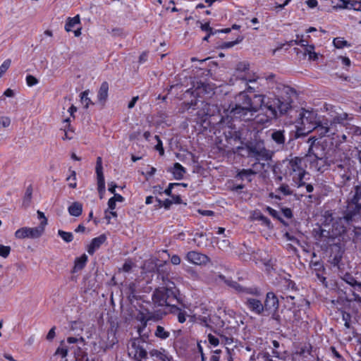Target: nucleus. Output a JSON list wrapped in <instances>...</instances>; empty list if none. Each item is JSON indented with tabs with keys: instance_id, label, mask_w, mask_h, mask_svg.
Segmentation results:
<instances>
[{
	"instance_id": "35",
	"label": "nucleus",
	"mask_w": 361,
	"mask_h": 361,
	"mask_svg": "<svg viewBox=\"0 0 361 361\" xmlns=\"http://www.w3.org/2000/svg\"><path fill=\"white\" fill-rule=\"evenodd\" d=\"M342 280L350 286L361 287V282H358L356 279L350 273L346 272L342 277Z\"/></svg>"
},
{
	"instance_id": "40",
	"label": "nucleus",
	"mask_w": 361,
	"mask_h": 361,
	"mask_svg": "<svg viewBox=\"0 0 361 361\" xmlns=\"http://www.w3.org/2000/svg\"><path fill=\"white\" fill-rule=\"evenodd\" d=\"M70 175L66 178V180L68 182V187L71 188H76L77 187V178L76 172L74 170L69 169Z\"/></svg>"
},
{
	"instance_id": "15",
	"label": "nucleus",
	"mask_w": 361,
	"mask_h": 361,
	"mask_svg": "<svg viewBox=\"0 0 361 361\" xmlns=\"http://www.w3.org/2000/svg\"><path fill=\"white\" fill-rule=\"evenodd\" d=\"M250 64L247 62H240L236 66L237 77L247 82H255L257 77L255 73L250 74Z\"/></svg>"
},
{
	"instance_id": "48",
	"label": "nucleus",
	"mask_w": 361,
	"mask_h": 361,
	"mask_svg": "<svg viewBox=\"0 0 361 361\" xmlns=\"http://www.w3.org/2000/svg\"><path fill=\"white\" fill-rule=\"evenodd\" d=\"M26 84L28 87H32L39 83L38 79L32 75H27L25 78Z\"/></svg>"
},
{
	"instance_id": "43",
	"label": "nucleus",
	"mask_w": 361,
	"mask_h": 361,
	"mask_svg": "<svg viewBox=\"0 0 361 361\" xmlns=\"http://www.w3.org/2000/svg\"><path fill=\"white\" fill-rule=\"evenodd\" d=\"M243 39V37L238 35L235 40L234 41H229V42H224L221 44V49H229L233 47V46L238 44V43L241 42Z\"/></svg>"
},
{
	"instance_id": "50",
	"label": "nucleus",
	"mask_w": 361,
	"mask_h": 361,
	"mask_svg": "<svg viewBox=\"0 0 361 361\" xmlns=\"http://www.w3.org/2000/svg\"><path fill=\"white\" fill-rule=\"evenodd\" d=\"M63 123H65V126H64L65 134H64V137H63V139L71 140V139H72V137L68 135V131L71 130V126H70V118H68L64 119Z\"/></svg>"
},
{
	"instance_id": "23",
	"label": "nucleus",
	"mask_w": 361,
	"mask_h": 361,
	"mask_svg": "<svg viewBox=\"0 0 361 361\" xmlns=\"http://www.w3.org/2000/svg\"><path fill=\"white\" fill-rule=\"evenodd\" d=\"M314 270L315 271L317 280L325 287H328V281L326 280L325 274V268L320 262H315L314 264Z\"/></svg>"
},
{
	"instance_id": "41",
	"label": "nucleus",
	"mask_w": 361,
	"mask_h": 361,
	"mask_svg": "<svg viewBox=\"0 0 361 361\" xmlns=\"http://www.w3.org/2000/svg\"><path fill=\"white\" fill-rule=\"evenodd\" d=\"M334 47L337 49H343L344 47H350V44L345 40L343 37H336L333 40Z\"/></svg>"
},
{
	"instance_id": "58",
	"label": "nucleus",
	"mask_w": 361,
	"mask_h": 361,
	"mask_svg": "<svg viewBox=\"0 0 361 361\" xmlns=\"http://www.w3.org/2000/svg\"><path fill=\"white\" fill-rule=\"evenodd\" d=\"M157 201L159 202V204L160 205H162L166 209H169L171 204H173V201L169 199H166L163 201L161 200L160 199H157Z\"/></svg>"
},
{
	"instance_id": "25",
	"label": "nucleus",
	"mask_w": 361,
	"mask_h": 361,
	"mask_svg": "<svg viewBox=\"0 0 361 361\" xmlns=\"http://www.w3.org/2000/svg\"><path fill=\"white\" fill-rule=\"evenodd\" d=\"M87 261L88 257L86 254H82L80 257H76L74 260V264L71 269V273L74 274L82 270L85 267Z\"/></svg>"
},
{
	"instance_id": "24",
	"label": "nucleus",
	"mask_w": 361,
	"mask_h": 361,
	"mask_svg": "<svg viewBox=\"0 0 361 361\" xmlns=\"http://www.w3.org/2000/svg\"><path fill=\"white\" fill-rule=\"evenodd\" d=\"M109 83L106 81H104L97 92V100L98 102L104 105L107 99H108V93H109Z\"/></svg>"
},
{
	"instance_id": "61",
	"label": "nucleus",
	"mask_w": 361,
	"mask_h": 361,
	"mask_svg": "<svg viewBox=\"0 0 361 361\" xmlns=\"http://www.w3.org/2000/svg\"><path fill=\"white\" fill-rule=\"evenodd\" d=\"M180 185V183H169L168 187L164 190V193L165 195L171 197L172 195L173 188L175 185Z\"/></svg>"
},
{
	"instance_id": "34",
	"label": "nucleus",
	"mask_w": 361,
	"mask_h": 361,
	"mask_svg": "<svg viewBox=\"0 0 361 361\" xmlns=\"http://www.w3.org/2000/svg\"><path fill=\"white\" fill-rule=\"evenodd\" d=\"M32 186L30 185L27 187L23 199V206L24 207H28L30 205L32 198Z\"/></svg>"
},
{
	"instance_id": "44",
	"label": "nucleus",
	"mask_w": 361,
	"mask_h": 361,
	"mask_svg": "<svg viewBox=\"0 0 361 361\" xmlns=\"http://www.w3.org/2000/svg\"><path fill=\"white\" fill-rule=\"evenodd\" d=\"M58 235L66 243H71L73 240V235L71 232H67V231H64L63 230H59Z\"/></svg>"
},
{
	"instance_id": "52",
	"label": "nucleus",
	"mask_w": 361,
	"mask_h": 361,
	"mask_svg": "<svg viewBox=\"0 0 361 361\" xmlns=\"http://www.w3.org/2000/svg\"><path fill=\"white\" fill-rule=\"evenodd\" d=\"M342 319L344 321V326L349 329L350 327L351 315L350 313L346 312H342Z\"/></svg>"
},
{
	"instance_id": "12",
	"label": "nucleus",
	"mask_w": 361,
	"mask_h": 361,
	"mask_svg": "<svg viewBox=\"0 0 361 361\" xmlns=\"http://www.w3.org/2000/svg\"><path fill=\"white\" fill-rule=\"evenodd\" d=\"M176 303L177 304L170 305V307L168 309L169 313L176 316L179 323L183 324L186 322L187 317L189 316L185 310L189 308L190 304L186 302L183 298L179 299L178 302Z\"/></svg>"
},
{
	"instance_id": "38",
	"label": "nucleus",
	"mask_w": 361,
	"mask_h": 361,
	"mask_svg": "<svg viewBox=\"0 0 361 361\" xmlns=\"http://www.w3.org/2000/svg\"><path fill=\"white\" fill-rule=\"evenodd\" d=\"M166 314V312H163L161 310H156V311H150L148 310V315H149V320L153 321V322H157L159 320H161Z\"/></svg>"
},
{
	"instance_id": "19",
	"label": "nucleus",
	"mask_w": 361,
	"mask_h": 361,
	"mask_svg": "<svg viewBox=\"0 0 361 361\" xmlns=\"http://www.w3.org/2000/svg\"><path fill=\"white\" fill-rule=\"evenodd\" d=\"M95 172L97 174V190L99 193H103L105 191V180L103 173L102 159L98 157L96 161Z\"/></svg>"
},
{
	"instance_id": "3",
	"label": "nucleus",
	"mask_w": 361,
	"mask_h": 361,
	"mask_svg": "<svg viewBox=\"0 0 361 361\" xmlns=\"http://www.w3.org/2000/svg\"><path fill=\"white\" fill-rule=\"evenodd\" d=\"M158 278H161L163 286L154 290L152 295L153 304L156 307H166L169 309L170 305H174V301L177 302L183 297L174 282L169 279V273H159Z\"/></svg>"
},
{
	"instance_id": "11",
	"label": "nucleus",
	"mask_w": 361,
	"mask_h": 361,
	"mask_svg": "<svg viewBox=\"0 0 361 361\" xmlns=\"http://www.w3.org/2000/svg\"><path fill=\"white\" fill-rule=\"evenodd\" d=\"M217 110V106L212 105L207 102H202V109L198 110L196 114V122L200 124L204 128V124H209V118L214 116L215 111Z\"/></svg>"
},
{
	"instance_id": "49",
	"label": "nucleus",
	"mask_w": 361,
	"mask_h": 361,
	"mask_svg": "<svg viewBox=\"0 0 361 361\" xmlns=\"http://www.w3.org/2000/svg\"><path fill=\"white\" fill-rule=\"evenodd\" d=\"M11 250L10 246L0 245V257L6 258L10 255Z\"/></svg>"
},
{
	"instance_id": "20",
	"label": "nucleus",
	"mask_w": 361,
	"mask_h": 361,
	"mask_svg": "<svg viewBox=\"0 0 361 361\" xmlns=\"http://www.w3.org/2000/svg\"><path fill=\"white\" fill-rule=\"evenodd\" d=\"M135 319L140 322L137 327V331L140 336H143L144 331L147 326L149 320L148 309L140 310L137 312Z\"/></svg>"
},
{
	"instance_id": "47",
	"label": "nucleus",
	"mask_w": 361,
	"mask_h": 361,
	"mask_svg": "<svg viewBox=\"0 0 361 361\" xmlns=\"http://www.w3.org/2000/svg\"><path fill=\"white\" fill-rule=\"evenodd\" d=\"M154 139L157 141V144L154 148L157 150L161 156L164 154V149L163 147V143L159 135H155Z\"/></svg>"
},
{
	"instance_id": "9",
	"label": "nucleus",
	"mask_w": 361,
	"mask_h": 361,
	"mask_svg": "<svg viewBox=\"0 0 361 361\" xmlns=\"http://www.w3.org/2000/svg\"><path fill=\"white\" fill-rule=\"evenodd\" d=\"M147 343L142 338H134L131 339L128 346V355L135 361H149V357L147 347Z\"/></svg>"
},
{
	"instance_id": "31",
	"label": "nucleus",
	"mask_w": 361,
	"mask_h": 361,
	"mask_svg": "<svg viewBox=\"0 0 361 361\" xmlns=\"http://www.w3.org/2000/svg\"><path fill=\"white\" fill-rule=\"evenodd\" d=\"M170 331H167L164 326L157 325L154 331L155 337L161 339L166 340L170 337Z\"/></svg>"
},
{
	"instance_id": "8",
	"label": "nucleus",
	"mask_w": 361,
	"mask_h": 361,
	"mask_svg": "<svg viewBox=\"0 0 361 361\" xmlns=\"http://www.w3.org/2000/svg\"><path fill=\"white\" fill-rule=\"evenodd\" d=\"M256 95V94H254L252 98ZM259 95L262 97L263 103L259 108L258 111L262 110V111H264L267 118H276L278 114H284L291 108V104L290 102L282 100L279 97H276L275 96L272 97H265L262 94Z\"/></svg>"
},
{
	"instance_id": "64",
	"label": "nucleus",
	"mask_w": 361,
	"mask_h": 361,
	"mask_svg": "<svg viewBox=\"0 0 361 361\" xmlns=\"http://www.w3.org/2000/svg\"><path fill=\"white\" fill-rule=\"evenodd\" d=\"M257 358H259L261 357L263 360V361H274L271 358V356L269 355V353H259L257 356Z\"/></svg>"
},
{
	"instance_id": "28",
	"label": "nucleus",
	"mask_w": 361,
	"mask_h": 361,
	"mask_svg": "<svg viewBox=\"0 0 361 361\" xmlns=\"http://www.w3.org/2000/svg\"><path fill=\"white\" fill-rule=\"evenodd\" d=\"M171 171L173 173L174 178L176 180L183 179L184 174L186 173L185 169L178 162L173 164Z\"/></svg>"
},
{
	"instance_id": "37",
	"label": "nucleus",
	"mask_w": 361,
	"mask_h": 361,
	"mask_svg": "<svg viewBox=\"0 0 361 361\" xmlns=\"http://www.w3.org/2000/svg\"><path fill=\"white\" fill-rule=\"evenodd\" d=\"M166 314V312H163L161 310H156V311H150L148 310V315H149V320L153 321V322H157L159 320H161Z\"/></svg>"
},
{
	"instance_id": "27",
	"label": "nucleus",
	"mask_w": 361,
	"mask_h": 361,
	"mask_svg": "<svg viewBox=\"0 0 361 361\" xmlns=\"http://www.w3.org/2000/svg\"><path fill=\"white\" fill-rule=\"evenodd\" d=\"M80 18L79 15H76L74 17H68L66 21L64 29L66 32H69L73 30V27L76 25H80Z\"/></svg>"
},
{
	"instance_id": "60",
	"label": "nucleus",
	"mask_w": 361,
	"mask_h": 361,
	"mask_svg": "<svg viewBox=\"0 0 361 361\" xmlns=\"http://www.w3.org/2000/svg\"><path fill=\"white\" fill-rule=\"evenodd\" d=\"M281 212H282L283 215L288 219H291L293 216V212L290 208H288V207L282 208Z\"/></svg>"
},
{
	"instance_id": "56",
	"label": "nucleus",
	"mask_w": 361,
	"mask_h": 361,
	"mask_svg": "<svg viewBox=\"0 0 361 361\" xmlns=\"http://www.w3.org/2000/svg\"><path fill=\"white\" fill-rule=\"evenodd\" d=\"M37 215H38V218L39 219H43L40 222V224H39V226H42L43 229L44 230V228H45L46 225L47 224V219L44 214L42 212L39 211V210L37 211Z\"/></svg>"
},
{
	"instance_id": "39",
	"label": "nucleus",
	"mask_w": 361,
	"mask_h": 361,
	"mask_svg": "<svg viewBox=\"0 0 361 361\" xmlns=\"http://www.w3.org/2000/svg\"><path fill=\"white\" fill-rule=\"evenodd\" d=\"M253 219L255 220L262 221V224L269 228L271 226V221L270 219L262 214L261 212H256L254 214Z\"/></svg>"
},
{
	"instance_id": "57",
	"label": "nucleus",
	"mask_w": 361,
	"mask_h": 361,
	"mask_svg": "<svg viewBox=\"0 0 361 361\" xmlns=\"http://www.w3.org/2000/svg\"><path fill=\"white\" fill-rule=\"evenodd\" d=\"M11 124V119L8 116H1L0 117V127L2 126L4 128L8 127Z\"/></svg>"
},
{
	"instance_id": "59",
	"label": "nucleus",
	"mask_w": 361,
	"mask_h": 361,
	"mask_svg": "<svg viewBox=\"0 0 361 361\" xmlns=\"http://www.w3.org/2000/svg\"><path fill=\"white\" fill-rule=\"evenodd\" d=\"M104 214L105 219L108 221V223H109L111 217H117L118 216L116 212H114V210L109 211V209H106L104 211Z\"/></svg>"
},
{
	"instance_id": "5",
	"label": "nucleus",
	"mask_w": 361,
	"mask_h": 361,
	"mask_svg": "<svg viewBox=\"0 0 361 361\" xmlns=\"http://www.w3.org/2000/svg\"><path fill=\"white\" fill-rule=\"evenodd\" d=\"M348 161L345 154L341 149H334L332 154L322 156L321 158L314 157L310 161V166L317 171L322 173L331 165L344 169Z\"/></svg>"
},
{
	"instance_id": "2",
	"label": "nucleus",
	"mask_w": 361,
	"mask_h": 361,
	"mask_svg": "<svg viewBox=\"0 0 361 361\" xmlns=\"http://www.w3.org/2000/svg\"><path fill=\"white\" fill-rule=\"evenodd\" d=\"M361 218V184L355 187V194L347 201L343 216L332 223L324 224L313 229L314 238L322 250H327L333 244L341 243L340 238L347 232L348 225Z\"/></svg>"
},
{
	"instance_id": "42",
	"label": "nucleus",
	"mask_w": 361,
	"mask_h": 361,
	"mask_svg": "<svg viewBox=\"0 0 361 361\" xmlns=\"http://www.w3.org/2000/svg\"><path fill=\"white\" fill-rule=\"evenodd\" d=\"M271 343H272V345H273V348H272V351H271V353H272V355L276 358H279V359H281L282 357L281 356V350H279L280 348V343L276 341V340H273L271 341Z\"/></svg>"
},
{
	"instance_id": "16",
	"label": "nucleus",
	"mask_w": 361,
	"mask_h": 361,
	"mask_svg": "<svg viewBox=\"0 0 361 361\" xmlns=\"http://www.w3.org/2000/svg\"><path fill=\"white\" fill-rule=\"evenodd\" d=\"M331 247L329 262L333 267H337L338 270H341V266L342 265L341 261L344 250L342 248L341 243L333 244Z\"/></svg>"
},
{
	"instance_id": "29",
	"label": "nucleus",
	"mask_w": 361,
	"mask_h": 361,
	"mask_svg": "<svg viewBox=\"0 0 361 361\" xmlns=\"http://www.w3.org/2000/svg\"><path fill=\"white\" fill-rule=\"evenodd\" d=\"M68 211L71 216L78 217L82 213V204L79 202H74L68 207Z\"/></svg>"
},
{
	"instance_id": "26",
	"label": "nucleus",
	"mask_w": 361,
	"mask_h": 361,
	"mask_svg": "<svg viewBox=\"0 0 361 361\" xmlns=\"http://www.w3.org/2000/svg\"><path fill=\"white\" fill-rule=\"evenodd\" d=\"M151 356L153 357L152 360L154 361H173V357L169 355L164 350L163 351L156 350L154 353H151Z\"/></svg>"
},
{
	"instance_id": "62",
	"label": "nucleus",
	"mask_w": 361,
	"mask_h": 361,
	"mask_svg": "<svg viewBox=\"0 0 361 361\" xmlns=\"http://www.w3.org/2000/svg\"><path fill=\"white\" fill-rule=\"evenodd\" d=\"M267 210L268 211L269 214L274 218L279 219L280 221L283 222V220L279 216L278 212L275 210L274 209L267 207Z\"/></svg>"
},
{
	"instance_id": "22",
	"label": "nucleus",
	"mask_w": 361,
	"mask_h": 361,
	"mask_svg": "<svg viewBox=\"0 0 361 361\" xmlns=\"http://www.w3.org/2000/svg\"><path fill=\"white\" fill-rule=\"evenodd\" d=\"M256 173H257L252 169H238L236 175L235 176V178L237 180H240L241 182L246 181L247 183H250L252 180L253 176Z\"/></svg>"
},
{
	"instance_id": "36",
	"label": "nucleus",
	"mask_w": 361,
	"mask_h": 361,
	"mask_svg": "<svg viewBox=\"0 0 361 361\" xmlns=\"http://www.w3.org/2000/svg\"><path fill=\"white\" fill-rule=\"evenodd\" d=\"M271 138L276 143L279 145H283L286 141L284 130H279L273 132L271 134Z\"/></svg>"
},
{
	"instance_id": "45",
	"label": "nucleus",
	"mask_w": 361,
	"mask_h": 361,
	"mask_svg": "<svg viewBox=\"0 0 361 361\" xmlns=\"http://www.w3.org/2000/svg\"><path fill=\"white\" fill-rule=\"evenodd\" d=\"M276 192H279L285 196L290 195L293 193L292 190L287 184H281L276 190Z\"/></svg>"
},
{
	"instance_id": "6",
	"label": "nucleus",
	"mask_w": 361,
	"mask_h": 361,
	"mask_svg": "<svg viewBox=\"0 0 361 361\" xmlns=\"http://www.w3.org/2000/svg\"><path fill=\"white\" fill-rule=\"evenodd\" d=\"M335 133L331 131L325 135H320L319 138L315 137H310L308 138L307 143L309 144L308 156L310 157H320L324 155L332 154L334 142L332 140L334 138L330 137V135H334Z\"/></svg>"
},
{
	"instance_id": "18",
	"label": "nucleus",
	"mask_w": 361,
	"mask_h": 361,
	"mask_svg": "<svg viewBox=\"0 0 361 361\" xmlns=\"http://www.w3.org/2000/svg\"><path fill=\"white\" fill-rule=\"evenodd\" d=\"M244 303L250 312L257 315L264 314V307L261 300L248 297L245 298Z\"/></svg>"
},
{
	"instance_id": "7",
	"label": "nucleus",
	"mask_w": 361,
	"mask_h": 361,
	"mask_svg": "<svg viewBox=\"0 0 361 361\" xmlns=\"http://www.w3.org/2000/svg\"><path fill=\"white\" fill-rule=\"evenodd\" d=\"M282 173L286 178H291L298 188L305 185L303 178L307 174L302 158L295 157L282 164Z\"/></svg>"
},
{
	"instance_id": "1",
	"label": "nucleus",
	"mask_w": 361,
	"mask_h": 361,
	"mask_svg": "<svg viewBox=\"0 0 361 361\" xmlns=\"http://www.w3.org/2000/svg\"><path fill=\"white\" fill-rule=\"evenodd\" d=\"M262 103L263 99L259 95L251 98L247 92H240L235 97L234 106L231 104L229 106L230 111L226 118L221 116L217 124L216 131L218 132L219 137L224 136L228 144H235L240 140L241 133L234 122L235 121L252 120L254 114L258 111Z\"/></svg>"
},
{
	"instance_id": "33",
	"label": "nucleus",
	"mask_w": 361,
	"mask_h": 361,
	"mask_svg": "<svg viewBox=\"0 0 361 361\" xmlns=\"http://www.w3.org/2000/svg\"><path fill=\"white\" fill-rule=\"evenodd\" d=\"M310 38V35H307L305 37L302 35H296L295 39L290 41L289 45H300L304 48L305 46L307 45V43H309V39Z\"/></svg>"
},
{
	"instance_id": "53",
	"label": "nucleus",
	"mask_w": 361,
	"mask_h": 361,
	"mask_svg": "<svg viewBox=\"0 0 361 361\" xmlns=\"http://www.w3.org/2000/svg\"><path fill=\"white\" fill-rule=\"evenodd\" d=\"M201 30L202 31H204L206 32L207 33H209V34H216L217 33V31H216V30H214L209 25V23H205L204 24H202L201 26Z\"/></svg>"
},
{
	"instance_id": "14",
	"label": "nucleus",
	"mask_w": 361,
	"mask_h": 361,
	"mask_svg": "<svg viewBox=\"0 0 361 361\" xmlns=\"http://www.w3.org/2000/svg\"><path fill=\"white\" fill-rule=\"evenodd\" d=\"M263 305L264 307V315H274L279 306V300L275 293L273 292H268Z\"/></svg>"
},
{
	"instance_id": "55",
	"label": "nucleus",
	"mask_w": 361,
	"mask_h": 361,
	"mask_svg": "<svg viewBox=\"0 0 361 361\" xmlns=\"http://www.w3.org/2000/svg\"><path fill=\"white\" fill-rule=\"evenodd\" d=\"M207 339L209 343L214 347H216L219 344V338L214 335L209 334L207 336Z\"/></svg>"
},
{
	"instance_id": "46",
	"label": "nucleus",
	"mask_w": 361,
	"mask_h": 361,
	"mask_svg": "<svg viewBox=\"0 0 361 361\" xmlns=\"http://www.w3.org/2000/svg\"><path fill=\"white\" fill-rule=\"evenodd\" d=\"M334 8H347L348 0H331Z\"/></svg>"
},
{
	"instance_id": "13",
	"label": "nucleus",
	"mask_w": 361,
	"mask_h": 361,
	"mask_svg": "<svg viewBox=\"0 0 361 361\" xmlns=\"http://www.w3.org/2000/svg\"><path fill=\"white\" fill-rule=\"evenodd\" d=\"M44 233L42 226H37L35 228L22 227L15 232V237L18 239L24 238H39Z\"/></svg>"
},
{
	"instance_id": "10",
	"label": "nucleus",
	"mask_w": 361,
	"mask_h": 361,
	"mask_svg": "<svg viewBox=\"0 0 361 361\" xmlns=\"http://www.w3.org/2000/svg\"><path fill=\"white\" fill-rule=\"evenodd\" d=\"M247 157L255 159L257 162L253 164L255 166L259 164L261 169L264 168V164H260L261 161H268L271 159L273 152L267 149L264 147L257 146L256 145H250L247 146Z\"/></svg>"
},
{
	"instance_id": "17",
	"label": "nucleus",
	"mask_w": 361,
	"mask_h": 361,
	"mask_svg": "<svg viewBox=\"0 0 361 361\" xmlns=\"http://www.w3.org/2000/svg\"><path fill=\"white\" fill-rule=\"evenodd\" d=\"M185 259L188 262L198 266H205L211 262L207 255L193 250L188 252Z\"/></svg>"
},
{
	"instance_id": "30",
	"label": "nucleus",
	"mask_w": 361,
	"mask_h": 361,
	"mask_svg": "<svg viewBox=\"0 0 361 361\" xmlns=\"http://www.w3.org/2000/svg\"><path fill=\"white\" fill-rule=\"evenodd\" d=\"M315 46L314 44L305 45L304 47V54L308 56L310 61H317L319 59V54L315 52Z\"/></svg>"
},
{
	"instance_id": "32",
	"label": "nucleus",
	"mask_w": 361,
	"mask_h": 361,
	"mask_svg": "<svg viewBox=\"0 0 361 361\" xmlns=\"http://www.w3.org/2000/svg\"><path fill=\"white\" fill-rule=\"evenodd\" d=\"M126 294L131 301L138 299V292L137 291V286L135 283L131 282L128 284L126 288Z\"/></svg>"
},
{
	"instance_id": "21",
	"label": "nucleus",
	"mask_w": 361,
	"mask_h": 361,
	"mask_svg": "<svg viewBox=\"0 0 361 361\" xmlns=\"http://www.w3.org/2000/svg\"><path fill=\"white\" fill-rule=\"evenodd\" d=\"M107 237L105 234H101L98 237L94 238L87 247V252L90 255H93L95 252L106 241Z\"/></svg>"
},
{
	"instance_id": "4",
	"label": "nucleus",
	"mask_w": 361,
	"mask_h": 361,
	"mask_svg": "<svg viewBox=\"0 0 361 361\" xmlns=\"http://www.w3.org/2000/svg\"><path fill=\"white\" fill-rule=\"evenodd\" d=\"M297 133L305 135L312 130H316L319 135H325L330 132L331 128L328 122L320 121L317 113L314 110L302 109L296 120Z\"/></svg>"
},
{
	"instance_id": "54",
	"label": "nucleus",
	"mask_w": 361,
	"mask_h": 361,
	"mask_svg": "<svg viewBox=\"0 0 361 361\" xmlns=\"http://www.w3.org/2000/svg\"><path fill=\"white\" fill-rule=\"evenodd\" d=\"M245 292L247 294L253 296L259 297L261 295V290L258 288H248L245 290Z\"/></svg>"
},
{
	"instance_id": "51",
	"label": "nucleus",
	"mask_w": 361,
	"mask_h": 361,
	"mask_svg": "<svg viewBox=\"0 0 361 361\" xmlns=\"http://www.w3.org/2000/svg\"><path fill=\"white\" fill-rule=\"evenodd\" d=\"M11 63V59H6L0 66V77L9 68Z\"/></svg>"
},
{
	"instance_id": "63",
	"label": "nucleus",
	"mask_w": 361,
	"mask_h": 361,
	"mask_svg": "<svg viewBox=\"0 0 361 361\" xmlns=\"http://www.w3.org/2000/svg\"><path fill=\"white\" fill-rule=\"evenodd\" d=\"M221 353V350H216L214 351V353L211 355L209 360L210 361H219L220 360V353Z\"/></svg>"
}]
</instances>
